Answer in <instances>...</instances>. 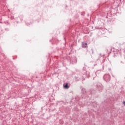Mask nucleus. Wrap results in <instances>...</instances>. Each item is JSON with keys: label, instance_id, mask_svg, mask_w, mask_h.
I'll return each instance as SVG.
<instances>
[{"label": "nucleus", "instance_id": "10", "mask_svg": "<svg viewBox=\"0 0 125 125\" xmlns=\"http://www.w3.org/2000/svg\"><path fill=\"white\" fill-rule=\"evenodd\" d=\"M86 78H87V76H86Z\"/></svg>", "mask_w": 125, "mask_h": 125}, {"label": "nucleus", "instance_id": "1", "mask_svg": "<svg viewBox=\"0 0 125 125\" xmlns=\"http://www.w3.org/2000/svg\"><path fill=\"white\" fill-rule=\"evenodd\" d=\"M104 80L105 81V82H110L111 80V76L109 74H105L104 76Z\"/></svg>", "mask_w": 125, "mask_h": 125}, {"label": "nucleus", "instance_id": "9", "mask_svg": "<svg viewBox=\"0 0 125 125\" xmlns=\"http://www.w3.org/2000/svg\"><path fill=\"white\" fill-rule=\"evenodd\" d=\"M92 53L93 54V50H92Z\"/></svg>", "mask_w": 125, "mask_h": 125}, {"label": "nucleus", "instance_id": "4", "mask_svg": "<svg viewBox=\"0 0 125 125\" xmlns=\"http://www.w3.org/2000/svg\"><path fill=\"white\" fill-rule=\"evenodd\" d=\"M63 87L65 88L66 89H68L69 87H70V86L68 85V83H66L65 84L63 85Z\"/></svg>", "mask_w": 125, "mask_h": 125}, {"label": "nucleus", "instance_id": "3", "mask_svg": "<svg viewBox=\"0 0 125 125\" xmlns=\"http://www.w3.org/2000/svg\"><path fill=\"white\" fill-rule=\"evenodd\" d=\"M82 47H83V48H85V47H87V43L82 42Z\"/></svg>", "mask_w": 125, "mask_h": 125}, {"label": "nucleus", "instance_id": "6", "mask_svg": "<svg viewBox=\"0 0 125 125\" xmlns=\"http://www.w3.org/2000/svg\"><path fill=\"white\" fill-rule=\"evenodd\" d=\"M74 78L75 82H79V81H80V78H79V77H77L76 76H75Z\"/></svg>", "mask_w": 125, "mask_h": 125}, {"label": "nucleus", "instance_id": "7", "mask_svg": "<svg viewBox=\"0 0 125 125\" xmlns=\"http://www.w3.org/2000/svg\"><path fill=\"white\" fill-rule=\"evenodd\" d=\"M11 19L12 20H13V19H14V17L12 16V17H11Z\"/></svg>", "mask_w": 125, "mask_h": 125}, {"label": "nucleus", "instance_id": "8", "mask_svg": "<svg viewBox=\"0 0 125 125\" xmlns=\"http://www.w3.org/2000/svg\"><path fill=\"white\" fill-rule=\"evenodd\" d=\"M123 104H124V105H125V101L123 102Z\"/></svg>", "mask_w": 125, "mask_h": 125}, {"label": "nucleus", "instance_id": "2", "mask_svg": "<svg viewBox=\"0 0 125 125\" xmlns=\"http://www.w3.org/2000/svg\"><path fill=\"white\" fill-rule=\"evenodd\" d=\"M97 88H98L99 89V91H102V90L103 89V85H102V84L100 83H98L97 84Z\"/></svg>", "mask_w": 125, "mask_h": 125}, {"label": "nucleus", "instance_id": "5", "mask_svg": "<svg viewBox=\"0 0 125 125\" xmlns=\"http://www.w3.org/2000/svg\"><path fill=\"white\" fill-rule=\"evenodd\" d=\"M82 94H85V93H86V90H85V88H82Z\"/></svg>", "mask_w": 125, "mask_h": 125}]
</instances>
